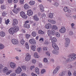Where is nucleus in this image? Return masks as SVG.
Here are the masks:
<instances>
[{"label": "nucleus", "instance_id": "f257e3e1", "mask_svg": "<svg viewBox=\"0 0 76 76\" xmlns=\"http://www.w3.org/2000/svg\"><path fill=\"white\" fill-rule=\"evenodd\" d=\"M19 31V28L13 26V28H10L9 30V32L10 34H13L15 32H16Z\"/></svg>", "mask_w": 76, "mask_h": 76}, {"label": "nucleus", "instance_id": "f03ea898", "mask_svg": "<svg viewBox=\"0 0 76 76\" xmlns=\"http://www.w3.org/2000/svg\"><path fill=\"white\" fill-rule=\"evenodd\" d=\"M73 54H71L69 55L68 57H69V58L68 59H67L66 62H64V64L66 65L67 63H69V62H70V61H72L73 60H75V57H74V56H72V55Z\"/></svg>", "mask_w": 76, "mask_h": 76}, {"label": "nucleus", "instance_id": "7ed1b4c3", "mask_svg": "<svg viewBox=\"0 0 76 76\" xmlns=\"http://www.w3.org/2000/svg\"><path fill=\"white\" fill-rule=\"evenodd\" d=\"M3 73H6V74L7 75L10 74V73L12 72V70L8 71V69L6 67H5L3 69Z\"/></svg>", "mask_w": 76, "mask_h": 76}, {"label": "nucleus", "instance_id": "20e7f679", "mask_svg": "<svg viewBox=\"0 0 76 76\" xmlns=\"http://www.w3.org/2000/svg\"><path fill=\"white\" fill-rule=\"evenodd\" d=\"M17 5H15L14 6V10H12V11L14 12V13H16V14H17L19 11H20V8H18L16 9V7Z\"/></svg>", "mask_w": 76, "mask_h": 76}, {"label": "nucleus", "instance_id": "39448f33", "mask_svg": "<svg viewBox=\"0 0 76 76\" xmlns=\"http://www.w3.org/2000/svg\"><path fill=\"white\" fill-rule=\"evenodd\" d=\"M20 16L23 19H26L28 18L27 15H26L25 13L23 11H22L20 13Z\"/></svg>", "mask_w": 76, "mask_h": 76}, {"label": "nucleus", "instance_id": "423d86ee", "mask_svg": "<svg viewBox=\"0 0 76 76\" xmlns=\"http://www.w3.org/2000/svg\"><path fill=\"white\" fill-rule=\"evenodd\" d=\"M65 41L66 42L65 45L66 47L69 46V44H70V40L69 38H65Z\"/></svg>", "mask_w": 76, "mask_h": 76}, {"label": "nucleus", "instance_id": "0eeeda50", "mask_svg": "<svg viewBox=\"0 0 76 76\" xmlns=\"http://www.w3.org/2000/svg\"><path fill=\"white\" fill-rule=\"evenodd\" d=\"M29 42L31 44H32L33 45H36V41L35 39H30L29 40Z\"/></svg>", "mask_w": 76, "mask_h": 76}, {"label": "nucleus", "instance_id": "6e6552de", "mask_svg": "<svg viewBox=\"0 0 76 76\" xmlns=\"http://www.w3.org/2000/svg\"><path fill=\"white\" fill-rule=\"evenodd\" d=\"M30 59L31 55L29 54L26 55L25 57V60L28 61H29V60H30Z\"/></svg>", "mask_w": 76, "mask_h": 76}, {"label": "nucleus", "instance_id": "1a4fd4ad", "mask_svg": "<svg viewBox=\"0 0 76 76\" xmlns=\"http://www.w3.org/2000/svg\"><path fill=\"white\" fill-rule=\"evenodd\" d=\"M10 65L11 68H12V69H15V68H16V65L15 63L12 62H10Z\"/></svg>", "mask_w": 76, "mask_h": 76}, {"label": "nucleus", "instance_id": "9d476101", "mask_svg": "<svg viewBox=\"0 0 76 76\" xmlns=\"http://www.w3.org/2000/svg\"><path fill=\"white\" fill-rule=\"evenodd\" d=\"M59 31L61 33L64 34L66 32V29L64 27H61V28L59 30Z\"/></svg>", "mask_w": 76, "mask_h": 76}, {"label": "nucleus", "instance_id": "9b49d317", "mask_svg": "<svg viewBox=\"0 0 76 76\" xmlns=\"http://www.w3.org/2000/svg\"><path fill=\"white\" fill-rule=\"evenodd\" d=\"M52 46L55 50H58L59 49L58 47V46H57V45H56L55 43H53L52 44Z\"/></svg>", "mask_w": 76, "mask_h": 76}, {"label": "nucleus", "instance_id": "f8f14e48", "mask_svg": "<svg viewBox=\"0 0 76 76\" xmlns=\"http://www.w3.org/2000/svg\"><path fill=\"white\" fill-rule=\"evenodd\" d=\"M18 24V20L16 19H14L13 20V22L12 23V25L14 27H15V28H17L16 26L15 25H16Z\"/></svg>", "mask_w": 76, "mask_h": 76}, {"label": "nucleus", "instance_id": "ddd939ff", "mask_svg": "<svg viewBox=\"0 0 76 76\" xmlns=\"http://www.w3.org/2000/svg\"><path fill=\"white\" fill-rule=\"evenodd\" d=\"M22 68L20 67L19 66L17 70H15V72L16 73L19 74L22 72Z\"/></svg>", "mask_w": 76, "mask_h": 76}, {"label": "nucleus", "instance_id": "4468645a", "mask_svg": "<svg viewBox=\"0 0 76 76\" xmlns=\"http://www.w3.org/2000/svg\"><path fill=\"white\" fill-rule=\"evenodd\" d=\"M27 15H28L29 16H31L33 15V11L31 10H28L27 11Z\"/></svg>", "mask_w": 76, "mask_h": 76}, {"label": "nucleus", "instance_id": "2eb2a0df", "mask_svg": "<svg viewBox=\"0 0 76 76\" xmlns=\"http://www.w3.org/2000/svg\"><path fill=\"white\" fill-rule=\"evenodd\" d=\"M51 24L50 23H49L45 25V28H46V29H50V28H51Z\"/></svg>", "mask_w": 76, "mask_h": 76}, {"label": "nucleus", "instance_id": "dca6fc26", "mask_svg": "<svg viewBox=\"0 0 76 76\" xmlns=\"http://www.w3.org/2000/svg\"><path fill=\"white\" fill-rule=\"evenodd\" d=\"M12 42L13 44H18L19 43L18 40L17 39H12Z\"/></svg>", "mask_w": 76, "mask_h": 76}, {"label": "nucleus", "instance_id": "f3484780", "mask_svg": "<svg viewBox=\"0 0 76 76\" xmlns=\"http://www.w3.org/2000/svg\"><path fill=\"white\" fill-rule=\"evenodd\" d=\"M59 69H60V67L59 66H57L56 67V69H55L53 71V74L57 73Z\"/></svg>", "mask_w": 76, "mask_h": 76}, {"label": "nucleus", "instance_id": "a211bd4d", "mask_svg": "<svg viewBox=\"0 0 76 76\" xmlns=\"http://www.w3.org/2000/svg\"><path fill=\"white\" fill-rule=\"evenodd\" d=\"M33 19L34 20L36 21H38L39 20V18L38 17V16L37 15H35L33 17Z\"/></svg>", "mask_w": 76, "mask_h": 76}, {"label": "nucleus", "instance_id": "6ab92c4d", "mask_svg": "<svg viewBox=\"0 0 76 76\" xmlns=\"http://www.w3.org/2000/svg\"><path fill=\"white\" fill-rule=\"evenodd\" d=\"M39 7L40 9L42 12H43L44 11V7H43V5L42 4L40 5H39Z\"/></svg>", "mask_w": 76, "mask_h": 76}, {"label": "nucleus", "instance_id": "aec40b11", "mask_svg": "<svg viewBox=\"0 0 76 76\" xmlns=\"http://www.w3.org/2000/svg\"><path fill=\"white\" fill-rule=\"evenodd\" d=\"M6 35V33L5 32L3 31H1L0 32V36L1 37H4Z\"/></svg>", "mask_w": 76, "mask_h": 76}, {"label": "nucleus", "instance_id": "412c9836", "mask_svg": "<svg viewBox=\"0 0 76 76\" xmlns=\"http://www.w3.org/2000/svg\"><path fill=\"white\" fill-rule=\"evenodd\" d=\"M49 31L52 35H55L56 34V31L54 30L53 29H52L49 30Z\"/></svg>", "mask_w": 76, "mask_h": 76}, {"label": "nucleus", "instance_id": "4be33fe9", "mask_svg": "<svg viewBox=\"0 0 76 76\" xmlns=\"http://www.w3.org/2000/svg\"><path fill=\"white\" fill-rule=\"evenodd\" d=\"M48 22H49L50 23H52V24H55L56 23V21L52 20H48Z\"/></svg>", "mask_w": 76, "mask_h": 76}, {"label": "nucleus", "instance_id": "5701e85b", "mask_svg": "<svg viewBox=\"0 0 76 76\" xmlns=\"http://www.w3.org/2000/svg\"><path fill=\"white\" fill-rule=\"evenodd\" d=\"M31 48L33 50V51H35L36 49V46L32 45L31 46Z\"/></svg>", "mask_w": 76, "mask_h": 76}, {"label": "nucleus", "instance_id": "b1692460", "mask_svg": "<svg viewBox=\"0 0 76 76\" xmlns=\"http://www.w3.org/2000/svg\"><path fill=\"white\" fill-rule=\"evenodd\" d=\"M24 7L25 9L27 10L28 9H29V7H30L28 6V4H26L24 5Z\"/></svg>", "mask_w": 76, "mask_h": 76}, {"label": "nucleus", "instance_id": "393cba45", "mask_svg": "<svg viewBox=\"0 0 76 76\" xmlns=\"http://www.w3.org/2000/svg\"><path fill=\"white\" fill-rule=\"evenodd\" d=\"M53 29H54V30H57L58 29V27H57V26L56 25H53L52 27Z\"/></svg>", "mask_w": 76, "mask_h": 76}, {"label": "nucleus", "instance_id": "a878e982", "mask_svg": "<svg viewBox=\"0 0 76 76\" xmlns=\"http://www.w3.org/2000/svg\"><path fill=\"white\" fill-rule=\"evenodd\" d=\"M23 26L25 28H29L30 27L29 24H24Z\"/></svg>", "mask_w": 76, "mask_h": 76}, {"label": "nucleus", "instance_id": "bb28decb", "mask_svg": "<svg viewBox=\"0 0 76 76\" xmlns=\"http://www.w3.org/2000/svg\"><path fill=\"white\" fill-rule=\"evenodd\" d=\"M38 33L39 34H42V35H43V34L45 33V32L41 30H39L38 31Z\"/></svg>", "mask_w": 76, "mask_h": 76}, {"label": "nucleus", "instance_id": "cd10ccee", "mask_svg": "<svg viewBox=\"0 0 76 76\" xmlns=\"http://www.w3.org/2000/svg\"><path fill=\"white\" fill-rule=\"evenodd\" d=\"M52 53H53L54 54H56L57 55L58 54V52L55 50H53L52 51Z\"/></svg>", "mask_w": 76, "mask_h": 76}, {"label": "nucleus", "instance_id": "c85d7f7f", "mask_svg": "<svg viewBox=\"0 0 76 76\" xmlns=\"http://www.w3.org/2000/svg\"><path fill=\"white\" fill-rule=\"evenodd\" d=\"M52 42H56L57 41V39L55 37H53L51 39Z\"/></svg>", "mask_w": 76, "mask_h": 76}, {"label": "nucleus", "instance_id": "c756f323", "mask_svg": "<svg viewBox=\"0 0 76 76\" xmlns=\"http://www.w3.org/2000/svg\"><path fill=\"white\" fill-rule=\"evenodd\" d=\"M35 71L37 74H39V69L38 67H36L35 69Z\"/></svg>", "mask_w": 76, "mask_h": 76}, {"label": "nucleus", "instance_id": "7c9ffc66", "mask_svg": "<svg viewBox=\"0 0 76 76\" xmlns=\"http://www.w3.org/2000/svg\"><path fill=\"white\" fill-rule=\"evenodd\" d=\"M29 4L30 5H33L35 4V1H31L29 2Z\"/></svg>", "mask_w": 76, "mask_h": 76}, {"label": "nucleus", "instance_id": "2f4dec72", "mask_svg": "<svg viewBox=\"0 0 76 76\" xmlns=\"http://www.w3.org/2000/svg\"><path fill=\"white\" fill-rule=\"evenodd\" d=\"M34 56L36 58H39V57L38 55V53H34Z\"/></svg>", "mask_w": 76, "mask_h": 76}, {"label": "nucleus", "instance_id": "473e14b6", "mask_svg": "<svg viewBox=\"0 0 76 76\" xmlns=\"http://www.w3.org/2000/svg\"><path fill=\"white\" fill-rule=\"evenodd\" d=\"M55 34L57 37H60V33L58 32H56Z\"/></svg>", "mask_w": 76, "mask_h": 76}, {"label": "nucleus", "instance_id": "72a5a7b5", "mask_svg": "<svg viewBox=\"0 0 76 76\" xmlns=\"http://www.w3.org/2000/svg\"><path fill=\"white\" fill-rule=\"evenodd\" d=\"M66 65L67 66H66L67 68L68 67L69 69H72V65L71 64H66Z\"/></svg>", "mask_w": 76, "mask_h": 76}, {"label": "nucleus", "instance_id": "f704fd0d", "mask_svg": "<svg viewBox=\"0 0 76 76\" xmlns=\"http://www.w3.org/2000/svg\"><path fill=\"white\" fill-rule=\"evenodd\" d=\"M31 35L33 37H36V35H37V33L33 31L31 33Z\"/></svg>", "mask_w": 76, "mask_h": 76}, {"label": "nucleus", "instance_id": "c9c22d12", "mask_svg": "<svg viewBox=\"0 0 76 76\" xmlns=\"http://www.w3.org/2000/svg\"><path fill=\"white\" fill-rule=\"evenodd\" d=\"M4 48V46L2 44H0V50H2Z\"/></svg>", "mask_w": 76, "mask_h": 76}, {"label": "nucleus", "instance_id": "e433bc0d", "mask_svg": "<svg viewBox=\"0 0 76 76\" xmlns=\"http://www.w3.org/2000/svg\"><path fill=\"white\" fill-rule=\"evenodd\" d=\"M68 10H69V9L68 7H64V10L65 12H68Z\"/></svg>", "mask_w": 76, "mask_h": 76}, {"label": "nucleus", "instance_id": "4c0bfd02", "mask_svg": "<svg viewBox=\"0 0 76 76\" xmlns=\"http://www.w3.org/2000/svg\"><path fill=\"white\" fill-rule=\"evenodd\" d=\"M49 18H51L52 19V18H53V14L51 13H49Z\"/></svg>", "mask_w": 76, "mask_h": 76}, {"label": "nucleus", "instance_id": "58836bf2", "mask_svg": "<svg viewBox=\"0 0 76 76\" xmlns=\"http://www.w3.org/2000/svg\"><path fill=\"white\" fill-rule=\"evenodd\" d=\"M46 72V71L45 70V69H43L41 70V74H44V73H45Z\"/></svg>", "mask_w": 76, "mask_h": 76}, {"label": "nucleus", "instance_id": "ea45409f", "mask_svg": "<svg viewBox=\"0 0 76 76\" xmlns=\"http://www.w3.org/2000/svg\"><path fill=\"white\" fill-rule=\"evenodd\" d=\"M21 67L23 69V70H25L26 71V66L23 65L21 66Z\"/></svg>", "mask_w": 76, "mask_h": 76}, {"label": "nucleus", "instance_id": "a19ab883", "mask_svg": "<svg viewBox=\"0 0 76 76\" xmlns=\"http://www.w3.org/2000/svg\"><path fill=\"white\" fill-rule=\"evenodd\" d=\"M1 9H6V7L5 6V5H2L1 6Z\"/></svg>", "mask_w": 76, "mask_h": 76}, {"label": "nucleus", "instance_id": "79ce46f5", "mask_svg": "<svg viewBox=\"0 0 76 76\" xmlns=\"http://www.w3.org/2000/svg\"><path fill=\"white\" fill-rule=\"evenodd\" d=\"M20 42L21 44H22V45H23L24 43L25 42V41H24L23 39H22L21 40Z\"/></svg>", "mask_w": 76, "mask_h": 76}, {"label": "nucleus", "instance_id": "37998d69", "mask_svg": "<svg viewBox=\"0 0 76 76\" xmlns=\"http://www.w3.org/2000/svg\"><path fill=\"white\" fill-rule=\"evenodd\" d=\"M43 61L44 63H47L48 62V60L46 58H44Z\"/></svg>", "mask_w": 76, "mask_h": 76}, {"label": "nucleus", "instance_id": "c03bdc74", "mask_svg": "<svg viewBox=\"0 0 76 76\" xmlns=\"http://www.w3.org/2000/svg\"><path fill=\"white\" fill-rule=\"evenodd\" d=\"M43 50H46V51H47L48 49V48L47 47H43Z\"/></svg>", "mask_w": 76, "mask_h": 76}, {"label": "nucleus", "instance_id": "a18cd8bd", "mask_svg": "<svg viewBox=\"0 0 76 76\" xmlns=\"http://www.w3.org/2000/svg\"><path fill=\"white\" fill-rule=\"evenodd\" d=\"M69 33L70 35H73V32L72 31H70Z\"/></svg>", "mask_w": 76, "mask_h": 76}, {"label": "nucleus", "instance_id": "49530a36", "mask_svg": "<svg viewBox=\"0 0 76 76\" xmlns=\"http://www.w3.org/2000/svg\"><path fill=\"white\" fill-rule=\"evenodd\" d=\"M25 46L26 49H28V50H29V45H28V43L26 44Z\"/></svg>", "mask_w": 76, "mask_h": 76}, {"label": "nucleus", "instance_id": "de8ad7c7", "mask_svg": "<svg viewBox=\"0 0 76 76\" xmlns=\"http://www.w3.org/2000/svg\"><path fill=\"white\" fill-rule=\"evenodd\" d=\"M2 16H4L5 15H6V12L5 11H3L2 13Z\"/></svg>", "mask_w": 76, "mask_h": 76}, {"label": "nucleus", "instance_id": "09e8293b", "mask_svg": "<svg viewBox=\"0 0 76 76\" xmlns=\"http://www.w3.org/2000/svg\"><path fill=\"white\" fill-rule=\"evenodd\" d=\"M3 66L2 65H0V72H1V70H2L3 69Z\"/></svg>", "mask_w": 76, "mask_h": 76}, {"label": "nucleus", "instance_id": "8fccbe9b", "mask_svg": "<svg viewBox=\"0 0 76 76\" xmlns=\"http://www.w3.org/2000/svg\"><path fill=\"white\" fill-rule=\"evenodd\" d=\"M13 1V0H8V2L10 4H12V3Z\"/></svg>", "mask_w": 76, "mask_h": 76}, {"label": "nucleus", "instance_id": "3c124183", "mask_svg": "<svg viewBox=\"0 0 76 76\" xmlns=\"http://www.w3.org/2000/svg\"><path fill=\"white\" fill-rule=\"evenodd\" d=\"M24 0H20V3L21 4H22L23 3Z\"/></svg>", "mask_w": 76, "mask_h": 76}, {"label": "nucleus", "instance_id": "603ef678", "mask_svg": "<svg viewBox=\"0 0 76 76\" xmlns=\"http://www.w3.org/2000/svg\"><path fill=\"white\" fill-rule=\"evenodd\" d=\"M31 37V35L30 34H26V38H29V37Z\"/></svg>", "mask_w": 76, "mask_h": 76}, {"label": "nucleus", "instance_id": "864d4df0", "mask_svg": "<svg viewBox=\"0 0 76 76\" xmlns=\"http://www.w3.org/2000/svg\"><path fill=\"white\" fill-rule=\"evenodd\" d=\"M42 18H45V17H46V15L45 14V13H43L42 15Z\"/></svg>", "mask_w": 76, "mask_h": 76}, {"label": "nucleus", "instance_id": "5fc2aeb1", "mask_svg": "<svg viewBox=\"0 0 76 76\" xmlns=\"http://www.w3.org/2000/svg\"><path fill=\"white\" fill-rule=\"evenodd\" d=\"M41 48H37V50L38 52L39 53L40 52V51H41Z\"/></svg>", "mask_w": 76, "mask_h": 76}, {"label": "nucleus", "instance_id": "6e6d98bb", "mask_svg": "<svg viewBox=\"0 0 76 76\" xmlns=\"http://www.w3.org/2000/svg\"><path fill=\"white\" fill-rule=\"evenodd\" d=\"M72 56H74V57L75 58V60L76 58V54H74V53H72Z\"/></svg>", "mask_w": 76, "mask_h": 76}, {"label": "nucleus", "instance_id": "4d7b16f0", "mask_svg": "<svg viewBox=\"0 0 76 76\" xmlns=\"http://www.w3.org/2000/svg\"><path fill=\"white\" fill-rule=\"evenodd\" d=\"M32 63H33V64H35L36 63V61L35 60L33 59L32 60Z\"/></svg>", "mask_w": 76, "mask_h": 76}, {"label": "nucleus", "instance_id": "13d9d810", "mask_svg": "<svg viewBox=\"0 0 76 76\" xmlns=\"http://www.w3.org/2000/svg\"><path fill=\"white\" fill-rule=\"evenodd\" d=\"M46 54L48 56H50V52L49 51H47L46 52Z\"/></svg>", "mask_w": 76, "mask_h": 76}, {"label": "nucleus", "instance_id": "bf43d9fd", "mask_svg": "<svg viewBox=\"0 0 76 76\" xmlns=\"http://www.w3.org/2000/svg\"><path fill=\"white\" fill-rule=\"evenodd\" d=\"M9 20V19H8V20H7V21H6L5 23H6L7 25H8V24H9V23L10 21Z\"/></svg>", "mask_w": 76, "mask_h": 76}, {"label": "nucleus", "instance_id": "052dcab7", "mask_svg": "<svg viewBox=\"0 0 76 76\" xmlns=\"http://www.w3.org/2000/svg\"><path fill=\"white\" fill-rule=\"evenodd\" d=\"M68 75L69 76H71V75H72V73L70 71H68Z\"/></svg>", "mask_w": 76, "mask_h": 76}, {"label": "nucleus", "instance_id": "680f3d73", "mask_svg": "<svg viewBox=\"0 0 76 76\" xmlns=\"http://www.w3.org/2000/svg\"><path fill=\"white\" fill-rule=\"evenodd\" d=\"M19 0H14L13 2L14 3H17L18 2V1Z\"/></svg>", "mask_w": 76, "mask_h": 76}, {"label": "nucleus", "instance_id": "e2e57ef3", "mask_svg": "<svg viewBox=\"0 0 76 76\" xmlns=\"http://www.w3.org/2000/svg\"><path fill=\"white\" fill-rule=\"evenodd\" d=\"M49 43V42L47 40H45V44L46 45H48Z\"/></svg>", "mask_w": 76, "mask_h": 76}, {"label": "nucleus", "instance_id": "0e129e2a", "mask_svg": "<svg viewBox=\"0 0 76 76\" xmlns=\"http://www.w3.org/2000/svg\"><path fill=\"white\" fill-rule=\"evenodd\" d=\"M54 5L55 6H58V3L55 2V3Z\"/></svg>", "mask_w": 76, "mask_h": 76}, {"label": "nucleus", "instance_id": "69168bd1", "mask_svg": "<svg viewBox=\"0 0 76 76\" xmlns=\"http://www.w3.org/2000/svg\"><path fill=\"white\" fill-rule=\"evenodd\" d=\"M11 76H16V74H15V73H13L12 74H11L10 75Z\"/></svg>", "mask_w": 76, "mask_h": 76}, {"label": "nucleus", "instance_id": "338daca9", "mask_svg": "<svg viewBox=\"0 0 76 76\" xmlns=\"http://www.w3.org/2000/svg\"><path fill=\"white\" fill-rule=\"evenodd\" d=\"M66 16L68 18H71V17L69 15H66Z\"/></svg>", "mask_w": 76, "mask_h": 76}, {"label": "nucleus", "instance_id": "774afa93", "mask_svg": "<svg viewBox=\"0 0 76 76\" xmlns=\"http://www.w3.org/2000/svg\"><path fill=\"white\" fill-rule=\"evenodd\" d=\"M64 72H63L62 73H61V76H64Z\"/></svg>", "mask_w": 76, "mask_h": 76}]
</instances>
